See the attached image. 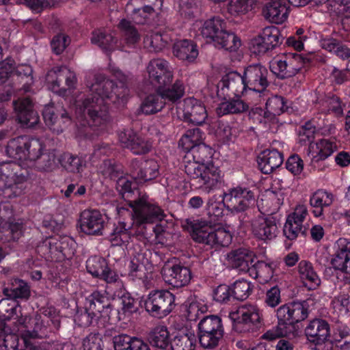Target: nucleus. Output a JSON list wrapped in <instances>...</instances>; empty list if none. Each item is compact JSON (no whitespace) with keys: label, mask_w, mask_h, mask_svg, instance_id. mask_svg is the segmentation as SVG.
Listing matches in <instances>:
<instances>
[{"label":"nucleus","mask_w":350,"mask_h":350,"mask_svg":"<svg viewBox=\"0 0 350 350\" xmlns=\"http://www.w3.org/2000/svg\"><path fill=\"white\" fill-rule=\"evenodd\" d=\"M114 77L119 81V85L113 80H106L103 75H90L86 82L88 94L83 98L78 96L75 99V113L78 118H83L85 115L90 118V126L99 134L107 128L109 118L107 106L111 103L124 105L129 90L124 85L125 75L116 70Z\"/></svg>","instance_id":"1"},{"label":"nucleus","mask_w":350,"mask_h":350,"mask_svg":"<svg viewBox=\"0 0 350 350\" xmlns=\"http://www.w3.org/2000/svg\"><path fill=\"white\" fill-rule=\"evenodd\" d=\"M130 176H123L117 181V189L127 205L133 210L132 225L119 221L109 237L113 245H123L129 243L132 236L144 235V225L161 221L165 217L163 211L157 205L151 204L145 198L137 199L139 192L137 182Z\"/></svg>","instance_id":"2"},{"label":"nucleus","mask_w":350,"mask_h":350,"mask_svg":"<svg viewBox=\"0 0 350 350\" xmlns=\"http://www.w3.org/2000/svg\"><path fill=\"white\" fill-rule=\"evenodd\" d=\"M211 153V148L203 143L187 152L184 159L185 173L197 180L199 189L205 193L217 189L223 176L219 167L211 162H205Z\"/></svg>","instance_id":"3"},{"label":"nucleus","mask_w":350,"mask_h":350,"mask_svg":"<svg viewBox=\"0 0 350 350\" xmlns=\"http://www.w3.org/2000/svg\"><path fill=\"white\" fill-rule=\"evenodd\" d=\"M0 316L5 320H16L17 325L14 328L21 330L25 349H31L33 346L31 339L39 337L38 332L44 327L43 320L40 314H36L29 317L17 301L12 297L2 299L0 301Z\"/></svg>","instance_id":"4"},{"label":"nucleus","mask_w":350,"mask_h":350,"mask_svg":"<svg viewBox=\"0 0 350 350\" xmlns=\"http://www.w3.org/2000/svg\"><path fill=\"white\" fill-rule=\"evenodd\" d=\"M191 236L196 242L216 248L228 246L232 239L229 226H212L205 221H196L191 224Z\"/></svg>","instance_id":"5"},{"label":"nucleus","mask_w":350,"mask_h":350,"mask_svg":"<svg viewBox=\"0 0 350 350\" xmlns=\"http://www.w3.org/2000/svg\"><path fill=\"white\" fill-rule=\"evenodd\" d=\"M200 30L202 36L213 42L216 47L236 51L241 45L237 36L226 31V23L219 17H213L204 21Z\"/></svg>","instance_id":"6"},{"label":"nucleus","mask_w":350,"mask_h":350,"mask_svg":"<svg viewBox=\"0 0 350 350\" xmlns=\"http://www.w3.org/2000/svg\"><path fill=\"white\" fill-rule=\"evenodd\" d=\"M26 174L21 164L0 163V196L9 198L19 196L24 189Z\"/></svg>","instance_id":"7"},{"label":"nucleus","mask_w":350,"mask_h":350,"mask_svg":"<svg viewBox=\"0 0 350 350\" xmlns=\"http://www.w3.org/2000/svg\"><path fill=\"white\" fill-rule=\"evenodd\" d=\"M45 144L42 139L20 136L8 142L6 153L16 160L35 161L43 154Z\"/></svg>","instance_id":"8"},{"label":"nucleus","mask_w":350,"mask_h":350,"mask_svg":"<svg viewBox=\"0 0 350 350\" xmlns=\"http://www.w3.org/2000/svg\"><path fill=\"white\" fill-rule=\"evenodd\" d=\"M110 152L109 147L106 145L100 146L95 148L92 155L88 157V161L85 158H79L72 156L68 153H64L59 157L53 153L48 156L49 161L44 166V170H51L60 163L61 165L67 171L71 172H80L82 171L83 166L88 162L90 164H94L96 159H99L102 155H107Z\"/></svg>","instance_id":"9"},{"label":"nucleus","mask_w":350,"mask_h":350,"mask_svg":"<svg viewBox=\"0 0 350 350\" xmlns=\"http://www.w3.org/2000/svg\"><path fill=\"white\" fill-rule=\"evenodd\" d=\"M76 81L75 72L66 66L54 68L46 76L48 88L62 96H68L71 93Z\"/></svg>","instance_id":"10"},{"label":"nucleus","mask_w":350,"mask_h":350,"mask_svg":"<svg viewBox=\"0 0 350 350\" xmlns=\"http://www.w3.org/2000/svg\"><path fill=\"white\" fill-rule=\"evenodd\" d=\"M198 335L200 344L204 348L217 347L224 335L221 319L215 315L204 317L198 323Z\"/></svg>","instance_id":"11"},{"label":"nucleus","mask_w":350,"mask_h":350,"mask_svg":"<svg viewBox=\"0 0 350 350\" xmlns=\"http://www.w3.org/2000/svg\"><path fill=\"white\" fill-rule=\"evenodd\" d=\"M175 298L168 291H156L149 293L144 300L146 310L157 318H163L173 310Z\"/></svg>","instance_id":"12"},{"label":"nucleus","mask_w":350,"mask_h":350,"mask_svg":"<svg viewBox=\"0 0 350 350\" xmlns=\"http://www.w3.org/2000/svg\"><path fill=\"white\" fill-rule=\"evenodd\" d=\"M304 60L300 55L288 53L278 55L270 62L271 71L281 79L297 75L304 67Z\"/></svg>","instance_id":"13"},{"label":"nucleus","mask_w":350,"mask_h":350,"mask_svg":"<svg viewBox=\"0 0 350 350\" xmlns=\"http://www.w3.org/2000/svg\"><path fill=\"white\" fill-rule=\"evenodd\" d=\"M222 201L232 213L245 211L254 203V193L247 188L236 187L223 194Z\"/></svg>","instance_id":"14"},{"label":"nucleus","mask_w":350,"mask_h":350,"mask_svg":"<svg viewBox=\"0 0 350 350\" xmlns=\"http://www.w3.org/2000/svg\"><path fill=\"white\" fill-rule=\"evenodd\" d=\"M250 230L256 239L263 241L273 239L279 231L276 219L265 214H260L250 220Z\"/></svg>","instance_id":"15"},{"label":"nucleus","mask_w":350,"mask_h":350,"mask_svg":"<svg viewBox=\"0 0 350 350\" xmlns=\"http://www.w3.org/2000/svg\"><path fill=\"white\" fill-rule=\"evenodd\" d=\"M13 211L10 203L0 204V239L5 241L16 240L23 234L21 222H14Z\"/></svg>","instance_id":"16"},{"label":"nucleus","mask_w":350,"mask_h":350,"mask_svg":"<svg viewBox=\"0 0 350 350\" xmlns=\"http://www.w3.org/2000/svg\"><path fill=\"white\" fill-rule=\"evenodd\" d=\"M177 116L185 121L200 125L205 122L208 113L201 101L194 98H187L178 103Z\"/></svg>","instance_id":"17"},{"label":"nucleus","mask_w":350,"mask_h":350,"mask_svg":"<svg viewBox=\"0 0 350 350\" xmlns=\"http://www.w3.org/2000/svg\"><path fill=\"white\" fill-rule=\"evenodd\" d=\"M307 306L306 301H295L280 306L276 312L278 321L285 324L287 329L291 332L295 323L307 318Z\"/></svg>","instance_id":"18"},{"label":"nucleus","mask_w":350,"mask_h":350,"mask_svg":"<svg viewBox=\"0 0 350 350\" xmlns=\"http://www.w3.org/2000/svg\"><path fill=\"white\" fill-rule=\"evenodd\" d=\"M108 223V217L97 210H85L80 216L79 228L88 235H101Z\"/></svg>","instance_id":"19"},{"label":"nucleus","mask_w":350,"mask_h":350,"mask_svg":"<svg viewBox=\"0 0 350 350\" xmlns=\"http://www.w3.org/2000/svg\"><path fill=\"white\" fill-rule=\"evenodd\" d=\"M247 92L242 75L237 72L226 74L217 84V96L224 99L232 96L239 97Z\"/></svg>","instance_id":"20"},{"label":"nucleus","mask_w":350,"mask_h":350,"mask_svg":"<svg viewBox=\"0 0 350 350\" xmlns=\"http://www.w3.org/2000/svg\"><path fill=\"white\" fill-rule=\"evenodd\" d=\"M150 82L156 88L165 86L173 78L172 68L163 59H153L146 67Z\"/></svg>","instance_id":"21"},{"label":"nucleus","mask_w":350,"mask_h":350,"mask_svg":"<svg viewBox=\"0 0 350 350\" xmlns=\"http://www.w3.org/2000/svg\"><path fill=\"white\" fill-rule=\"evenodd\" d=\"M85 313L83 318L91 317V319H106L110 312L109 303L105 293L94 291L85 299Z\"/></svg>","instance_id":"22"},{"label":"nucleus","mask_w":350,"mask_h":350,"mask_svg":"<svg viewBox=\"0 0 350 350\" xmlns=\"http://www.w3.org/2000/svg\"><path fill=\"white\" fill-rule=\"evenodd\" d=\"M229 317L235 323L236 327L243 325L245 327L244 330H249L260 322L262 315L256 305L243 304L240 306L236 311L231 312Z\"/></svg>","instance_id":"23"},{"label":"nucleus","mask_w":350,"mask_h":350,"mask_svg":"<svg viewBox=\"0 0 350 350\" xmlns=\"http://www.w3.org/2000/svg\"><path fill=\"white\" fill-rule=\"evenodd\" d=\"M267 70L260 64L247 66L242 75L247 90L260 92L265 90L268 85Z\"/></svg>","instance_id":"24"},{"label":"nucleus","mask_w":350,"mask_h":350,"mask_svg":"<svg viewBox=\"0 0 350 350\" xmlns=\"http://www.w3.org/2000/svg\"><path fill=\"white\" fill-rule=\"evenodd\" d=\"M164 281L174 288H180L187 285L191 278L189 268L180 265H165L162 269Z\"/></svg>","instance_id":"25"},{"label":"nucleus","mask_w":350,"mask_h":350,"mask_svg":"<svg viewBox=\"0 0 350 350\" xmlns=\"http://www.w3.org/2000/svg\"><path fill=\"white\" fill-rule=\"evenodd\" d=\"M152 267L141 254H137L130 261L128 276L133 281H141L147 285L152 278Z\"/></svg>","instance_id":"26"},{"label":"nucleus","mask_w":350,"mask_h":350,"mask_svg":"<svg viewBox=\"0 0 350 350\" xmlns=\"http://www.w3.org/2000/svg\"><path fill=\"white\" fill-rule=\"evenodd\" d=\"M308 215L305 204H298L287 217L284 226V234L288 239H295L302 229V224Z\"/></svg>","instance_id":"27"},{"label":"nucleus","mask_w":350,"mask_h":350,"mask_svg":"<svg viewBox=\"0 0 350 350\" xmlns=\"http://www.w3.org/2000/svg\"><path fill=\"white\" fill-rule=\"evenodd\" d=\"M338 149L335 138H322L310 144L308 155L314 162L323 161Z\"/></svg>","instance_id":"28"},{"label":"nucleus","mask_w":350,"mask_h":350,"mask_svg":"<svg viewBox=\"0 0 350 350\" xmlns=\"http://www.w3.org/2000/svg\"><path fill=\"white\" fill-rule=\"evenodd\" d=\"M336 250L331 260L335 269L350 274V241L345 238L336 243Z\"/></svg>","instance_id":"29"},{"label":"nucleus","mask_w":350,"mask_h":350,"mask_svg":"<svg viewBox=\"0 0 350 350\" xmlns=\"http://www.w3.org/2000/svg\"><path fill=\"white\" fill-rule=\"evenodd\" d=\"M14 111L18 122L26 127H33L39 121L38 113L33 110L29 98L19 99L14 103Z\"/></svg>","instance_id":"30"},{"label":"nucleus","mask_w":350,"mask_h":350,"mask_svg":"<svg viewBox=\"0 0 350 350\" xmlns=\"http://www.w3.org/2000/svg\"><path fill=\"white\" fill-rule=\"evenodd\" d=\"M286 0H270L263 9V15L269 21L280 24L284 22L288 14Z\"/></svg>","instance_id":"31"},{"label":"nucleus","mask_w":350,"mask_h":350,"mask_svg":"<svg viewBox=\"0 0 350 350\" xmlns=\"http://www.w3.org/2000/svg\"><path fill=\"white\" fill-rule=\"evenodd\" d=\"M256 256L247 249H239L232 251L228 255L229 263L240 271H247L254 266Z\"/></svg>","instance_id":"32"},{"label":"nucleus","mask_w":350,"mask_h":350,"mask_svg":"<svg viewBox=\"0 0 350 350\" xmlns=\"http://www.w3.org/2000/svg\"><path fill=\"white\" fill-rule=\"evenodd\" d=\"M282 154L276 150L267 149L261 152L258 157V165L264 174H270L283 163Z\"/></svg>","instance_id":"33"},{"label":"nucleus","mask_w":350,"mask_h":350,"mask_svg":"<svg viewBox=\"0 0 350 350\" xmlns=\"http://www.w3.org/2000/svg\"><path fill=\"white\" fill-rule=\"evenodd\" d=\"M305 332L310 342L321 344L325 342L329 336V327L325 321L317 319L309 323Z\"/></svg>","instance_id":"34"},{"label":"nucleus","mask_w":350,"mask_h":350,"mask_svg":"<svg viewBox=\"0 0 350 350\" xmlns=\"http://www.w3.org/2000/svg\"><path fill=\"white\" fill-rule=\"evenodd\" d=\"M74 244V241L69 237H65L59 240L57 237H53L45 240L44 245L41 247L49 246V253L51 254H56L59 253L57 258H69L74 254L73 250L69 247V245Z\"/></svg>","instance_id":"35"},{"label":"nucleus","mask_w":350,"mask_h":350,"mask_svg":"<svg viewBox=\"0 0 350 350\" xmlns=\"http://www.w3.org/2000/svg\"><path fill=\"white\" fill-rule=\"evenodd\" d=\"M174 55L180 60L193 62L198 55L197 45L191 40H182L176 42L172 50Z\"/></svg>","instance_id":"36"},{"label":"nucleus","mask_w":350,"mask_h":350,"mask_svg":"<svg viewBox=\"0 0 350 350\" xmlns=\"http://www.w3.org/2000/svg\"><path fill=\"white\" fill-rule=\"evenodd\" d=\"M114 350H151L149 345L141 338L119 335L113 338Z\"/></svg>","instance_id":"37"},{"label":"nucleus","mask_w":350,"mask_h":350,"mask_svg":"<svg viewBox=\"0 0 350 350\" xmlns=\"http://www.w3.org/2000/svg\"><path fill=\"white\" fill-rule=\"evenodd\" d=\"M334 200L332 193L323 189L314 192L310 198V204L314 208L312 213L317 217L323 215V208L330 206Z\"/></svg>","instance_id":"38"},{"label":"nucleus","mask_w":350,"mask_h":350,"mask_svg":"<svg viewBox=\"0 0 350 350\" xmlns=\"http://www.w3.org/2000/svg\"><path fill=\"white\" fill-rule=\"evenodd\" d=\"M298 272L300 279L308 288H315L320 284L321 280L310 262L301 261L298 265Z\"/></svg>","instance_id":"39"},{"label":"nucleus","mask_w":350,"mask_h":350,"mask_svg":"<svg viewBox=\"0 0 350 350\" xmlns=\"http://www.w3.org/2000/svg\"><path fill=\"white\" fill-rule=\"evenodd\" d=\"M257 204L261 213L271 215L279 208L281 201L275 192L267 190L261 195L260 198L257 201Z\"/></svg>","instance_id":"40"},{"label":"nucleus","mask_w":350,"mask_h":350,"mask_svg":"<svg viewBox=\"0 0 350 350\" xmlns=\"http://www.w3.org/2000/svg\"><path fill=\"white\" fill-rule=\"evenodd\" d=\"M150 344L159 349L165 350L170 345V334L165 326L154 328L149 334Z\"/></svg>","instance_id":"41"},{"label":"nucleus","mask_w":350,"mask_h":350,"mask_svg":"<svg viewBox=\"0 0 350 350\" xmlns=\"http://www.w3.org/2000/svg\"><path fill=\"white\" fill-rule=\"evenodd\" d=\"M204 134L198 128H193L186 131L179 142V145L189 152L203 144Z\"/></svg>","instance_id":"42"},{"label":"nucleus","mask_w":350,"mask_h":350,"mask_svg":"<svg viewBox=\"0 0 350 350\" xmlns=\"http://www.w3.org/2000/svg\"><path fill=\"white\" fill-rule=\"evenodd\" d=\"M91 42L105 51H111L121 48L118 44L117 40L111 33H106L101 30H96L93 32Z\"/></svg>","instance_id":"43"},{"label":"nucleus","mask_w":350,"mask_h":350,"mask_svg":"<svg viewBox=\"0 0 350 350\" xmlns=\"http://www.w3.org/2000/svg\"><path fill=\"white\" fill-rule=\"evenodd\" d=\"M197 345V338L192 332L176 335L172 342V350H194Z\"/></svg>","instance_id":"44"},{"label":"nucleus","mask_w":350,"mask_h":350,"mask_svg":"<svg viewBox=\"0 0 350 350\" xmlns=\"http://www.w3.org/2000/svg\"><path fill=\"white\" fill-rule=\"evenodd\" d=\"M137 1V0H131V1L126 4L125 10L127 14L132 16L133 22L135 23H143L148 17V15L152 12L153 8L149 5L135 8L134 6Z\"/></svg>","instance_id":"45"},{"label":"nucleus","mask_w":350,"mask_h":350,"mask_svg":"<svg viewBox=\"0 0 350 350\" xmlns=\"http://www.w3.org/2000/svg\"><path fill=\"white\" fill-rule=\"evenodd\" d=\"M43 118L46 124L54 132L57 133L62 132L63 126H62V122L64 119L68 120L66 116L64 114L62 116V120L57 119L54 115V109L53 105H49L46 106L43 110Z\"/></svg>","instance_id":"46"},{"label":"nucleus","mask_w":350,"mask_h":350,"mask_svg":"<svg viewBox=\"0 0 350 350\" xmlns=\"http://www.w3.org/2000/svg\"><path fill=\"white\" fill-rule=\"evenodd\" d=\"M158 92L163 100L175 102L180 99L184 94L185 88L183 83L179 81H176L173 85L168 88L164 86L157 87Z\"/></svg>","instance_id":"47"},{"label":"nucleus","mask_w":350,"mask_h":350,"mask_svg":"<svg viewBox=\"0 0 350 350\" xmlns=\"http://www.w3.org/2000/svg\"><path fill=\"white\" fill-rule=\"evenodd\" d=\"M163 106V99L158 92L148 95L143 101L141 109L143 113L152 114L161 111Z\"/></svg>","instance_id":"48"},{"label":"nucleus","mask_w":350,"mask_h":350,"mask_svg":"<svg viewBox=\"0 0 350 350\" xmlns=\"http://www.w3.org/2000/svg\"><path fill=\"white\" fill-rule=\"evenodd\" d=\"M247 109L241 100L235 99L222 102L217 108V113L219 116H224L228 113H241Z\"/></svg>","instance_id":"49"},{"label":"nucleus","mask_w":350,"mask_h":350,"mask_svg":"<svg viewBox=\"0 0 350 350\" xmlns=\"http://www.w3.org/2000/svg\"><path fill=\"white\" fill-rule=\"evenodd\" d=\"M6 334L3 338H0V350H17L18 349L19 338L18 334L22 337V332L21 330L13 328L5 332ZM21 339H23L21 338ZM23 341V340H22Z\"/></svg>","instance_id":"50"},{"label":"nucleus","mask_w":350,"mask_h":350,"mask_svg":"<svg viewBox=\"0 0 350 350\" xmlns=\"http://www.w3.org/2000/svg\"><path fill=\"white\" fill-rule=\"evenodd\" d=\"M167 36L159 33H151L144 38V46L150 51L159 52L167 44Z\"/></svg>","instance_id":"51"},{"label":"nucleus","mask_w":350,"mask_h":350,"mask_svg":"<svg viewBox=\"0 0 350 350\" xmlns=\"http://www.w3.org/2000/svg\"><path fill=\"white\" fill-rule=\"evenodd\" d=\"M254 5V0H230L228 5V11L232 16H241L251 11Z\"/></svg>","instance_id":"52"},{"label":"nucleus","mask_w":350,"mask_h":350,"mask_svg":"<svg viewBox=\"0 0 350 350\" xmlns=\"http://www.w3.org/2000/svg\"><path fill=\"white\" fill-rule=\"evenodd\" d=\"M275 267V264L273 262L262 260L255 262L254 266H253L256 271L257 277L262 282H267L272 278Z\"/></svg>","instance_id":"53"},{"label":"nucleus","mask_w":350,"mask_h":350,"mask_svg":"<svg viewBox=\"0 0 350 350\" xmlns=\"http://www.w3.org/2000/svg\"><path fill=\"white\" fill-rule=\"evenodd\" d=\"M159 165L154 160L146 161L142 164V168L139 174V181H147L155 178L158 176Z\"/></svg>","instance_id":"54"},{"label":"nucleus","mask_w":350,"mask_h":350,"mask_svg":"<svg viewBox=\"0 0 350 350\" xmlns=\"http://www.w3.org/2000/svg\"><path fill=\"white\" fill-rule=\"evenodd\" d=\"M107 267L105 260L100 256H92L86 262L88 271L94 277L100 278Z\"/></svg>","instance_id":"55"},{"label":"nucleus","mask_w":350,"mask_h":350,"mask_svg":"<svg viewBox=\"0 0 350 350\" xmlns=\"http://www.w3.org/2000/svg\"><path fill=\"white\" fill-rule=\"evenodd\" d=\"M4 293L6 296L16 298H27L29 295V289L27 284L22 280H15V284L10 289L5 288Z\"/></svg>","instance_id":"56"},{"label":"nucleus","mask_w":350,"mask_h":350,"mask_svg":"<svg viewBox=\"0 0 350 350\" xmlns=\"http://www.w3.org/2000/svg\"><path fill=\"white\" fill-rule=\"evenodd\" d=\"M334 312L338 315L345 316L350 309L349 297L347 294H340L334 298L332 301Z\"/></svg>","instance_id":"57"},{"label":"nucleus","mask_w":350,"mask_h":350,"mask_svg":"<svg viewBox=\"0 0 350 350\" xmlns=\"http://www.w3.org/2000/svg\"><path fill=\"white\" fill-rule=\"evenodd\" d=\"M118 27L124 31L125 40L129 44H134L139 41V36L131 21L123 18L120 22Z\"/></svg>","instance_id":"58"},{"label":"nucleus","mask_w":350,"mask_h":350,"mask_svg":"<svg viewBox=\"0 0 350 350\" xmlns=\"http://www.w3.org/2000/svg\"><path fill=\"white\" fill-rule=\"evenodd\" d=\"M324 4L330 12L343 14L350 10V0H324Z\"/></svg>","instance_id":"59"},{"label":"nucleus","mask_w":350,"mask_h":350,"mask_svg":"<svg viewBox=\"0 0 350 350\" xmlns=\"http://www.w3.org/2000/svg\"><path fill=\"white\" fill-rule=\"evenodd\" d=\"M286 109L284 98L281 96H274L268 99L266 103L267 113L276 116L283 113Z\"/></svg>","instance_id":"60"},{"label":"nucleus","mask_w":350,"mask_h":350,"mask_svg":"<svg viewBox=\"0 0 350 350\" xmlns=\"http://www.w3.org/2000/svg\"><path fill=\"white\" fill-rule=\"evenodd\" d=\"M265 41V45L271 49L279 43V31L275 27H267L263 29L262 33L259 35Z\"/></svg>","instance_id":"61"},{"label":"nucleus","mask_w":350,"mask_h":350,"mask_svg":"<svg viewBox=\"0 0 350 350\" xmlns=\"http://www.w3.org/2000/svg\"><path fill=\"white\" fill-rule=\"evenodd\" d=\"M207 310L208 307L203 301L195 300L191 302L187 308V319L189 321H196Z\"/></svg>","instance_id":"62"},{"label":"nucleus","mask_w":350,"mask_h":350,"mask_svg":"<svg viewBox=\"0 0 350 350\" xmlns=\"http://www.w3.org/2000/svg\"><path fill=\"white\" fill-rule=\"evenodd\" d=\"M251 284L247 280H237L232 288V294L235 299L239 300L245 299L251 292Z\"/></svg>","instance_id":"63"},{"label":"nucleus","mask_w":350,"mask_h":350,"mask_svg":"<svg viewBox=\"0 0 350 350\" xmlns=\"http://www.w3.org/2000/svg\"><path fill=\"white\" fill-rule=\"evenodd\" d=\"M291 333L285 324L278 321V325L267 331L262 338L265 340H273L280 337L290 336Z\"/></svg>","instance_id":"64"}]
</instances>
